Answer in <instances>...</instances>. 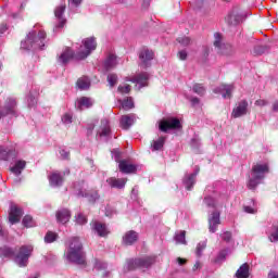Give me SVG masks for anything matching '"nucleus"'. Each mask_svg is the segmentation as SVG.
Listing matches in <instances>:
<instances>
[{
	"mask_svg": "<svg viewBox=\"0 0 278 278\" xmlns=\"http://www.w3.org/2000/svg\"><path fill=\"white\" fill-rule=\"evenodd\" d=\"M208 223H217L220 224V212L214 211L208 219Z\"/></svg>",
	"mask_w": 278,
	"mask_h": 278,
	"instance_id": "nucleus-37",
	"label": "nucleus"
},
{
	"mask_svg": "<svg viewBox=\"0 0 278 278\" xmlns=\"http://www.w3.org/2000/svg\"><path fill=\"white\" fill-rule=\"evenodd\" d=\"M34 253V247L31 245H22L15 253V262L21 268H25L29 263V257Z\"/></svg>",
	"mask_w": 278,
	"mask_h": 278,
	"instance_id": "nucleus-3",
	"label": "nucleus"
},
{
	"mask_svg": "<svg viewBox=\"0 0 278 278\" xmlns=\"http://www.w3.org/2000/svg\"><path fill=\"white\" fill-rule=\"evenodd\" d=\"M108 81L111 88H114V85L118 84V76H116V74H109Z\"/></svg>",
	"mask_w": 278,
	"mask_h": 278,
	"instance_id": "nucleus-40",
	"label": "nucleus"
},
{
	"mask_svg": "<svg viewBox=\"0 0 278 278\" xmlns=\"http://www.w3.org/2000/svg\"><path fill=\"white\" fill-rule=\"evenodd\" d=\"M220 238L224 240V242H231V232L226 231L220 235Z\"/></svg>",
	"mask_w": 278,
	"mask_h": 278,
	"instance_id": "nucleus-44",
	"label": "nucleus"
},
{
	"mask_svg": "<svg viewBox=\"0 0 278 278\" xmlns=\"http://www.w3.org/2000/svg\"><path fill=\"white\" fill-rule=\"evenodd\" d=\"M0 236H5V230H3V227L0 226Z\"/></svg>",
	"mask_w": 278,
	"mask_h": 278,
	"instance_id": "nucleus-55",
	"label": "nucleus"
},
{
	"mask_svg": "<svg viewBox=\"0 0 278 278\" xmlns=\"http://www.w3.org/2000/svg\"><path fill=\"white\" fill-rule=\"evenodd\" d=\"M25 166H27V162L25 161H16L14 166L11 167V173H13L14 175H21V173H23V170L25 169Z\"/></svg>",
	"mask_w": 278,
	"mask_h": 278,
	"instance_id": "nucleus-25",
	"label": "nucleus"
},
{
	"mask_svg": "<svg viewBox=\"0 0 278 278\" xmlns=\"http://www.w3.org/2000/svg\"><path fill=\"white\" fill-rule=\"evenodd\" d=\"M220 40H223V36L218 33L215 34V41H214V46L215 47H220Z\"/></svg>",
	"mask_w": 278,
	"mask_h": 278,
	"instance_id": "nucleus-46",
	"label": "nucleus"
},
{
	"mask_svg": "<svg viewBox=\"0 0 278 278\" xmlns=\"http://www.w3.org/2000/svg\"><path fill=\"white\" fill-rule=\"evenodd\" d=\"M177 262L180 266H184V264H187L188 261L186 258L178 257Z\"/></svg>",
	"mask_w": 278,
	"mask_h": 278,
	"instance_id": "nucleus-53",
	"label": "nucleus"
},
{
	"mask_svg": "<svg viewBox=\"0 0 278 278\" xmlns=\"http://www.w3.org/2000/svg\"><path fill=\"white\" fill-rule=\"evenodd\" d=\"M267 173H270V167L268 166V163H255L252 166L251 176L247 184L249 190H255V188H257V185L261 184L262 179L266 177Z\"/></svg>",
	"mask_w": 278,
	"mask_h": 278,
	"instance_id": "nucleus-2",
	"label": "nucleus"
},
{
	"mask_svg": "<svg viewBox=\"0 0 278 278\" xmlns=\"http://www.w3.org/2000/svg\"><path fill=\"white\" fill-rule=\"evenodd\" d=\"M154 54L153 51L149 50V48H143L139 52V60L143 66H147V62H151L153 60Z\"/></svg>",
	"mask_w": 278,
	"mask_h": 278,
	"instance_id": "nucleus-16",
	"label": "nucleus"
},
{
	"mask_svg": "<svg viewBox=\"0 0 278 278\" xmlns=\"http://www.w3.org/2000/svg\"><path fill=\"white\" fill-rule=\"evenodd\" d=\"M115 160L118 162L121 173H124L125 175H134L138 173V165H136L131 159H125L122 161H118V159Z\"/></svg>",
	"mask_w": 278,
	"mask_h": 278,
	"instance_id": "nucleus-8",
	"label": "nucleus"
},
{
	"mask_svg": "<svg viewBox=\"0 0 278 278\" xmlns=\"http://www.w3.org/2000/svg\"><path fill=\"white\" fill-rule=\"evenodd\" d=\"M58 223H61L62 225H66L68 220H71V211L67 208L59 210L55 214Z\"/></svg>",
	"mask_w": 278,
	"mask_h": 278,
	"instance_id": "nucleus-18",
	"label": "nucleus"
},
{
	"mask_svg": "<svg viewBox=\"0 0 278 278\" xmlns=\"http://www.w3.org/2000/svg\"><path fill=\"white\" fill-rule=\"evenodd\" d=\"M73 58H75L73 50L71 48H66L59 56V62H61V64H67V62H71Z\"/></svg>",
	"mask_w": 278,
	"mask_h": 278,
	"instance_id": "nucleus-19",
	"label": "nucleus"
},
{
	"mask_svg": "<svg viewBox=\"0 0 278 278\" xmlns=\"http://www.w3.org/2000/svg\"><path fill=\"white\" fill-rule=\"evenodd\" d=\"M62 122L65 123V125L73 123V115L68 113L64 114L62 117Z\"/></svg>",
	"mask_w": 278,
	"mask_h": 278,
	"instance_id": "nucleus-43",
	"label": "nucleus"
},
{
	"mask_svg": "<svg viewBox=\"0 0 278 278\" xmlns=\"http://www.w3.org/2000/svg\"><path fill=\"white\" fill-rule=\"evenodd\" d=\"M225 1H229V0H225Z\"/></svg>",
	"mask_w": 278,
	"mask_h": 278,
	"instance_id": "nucleus-59",
	"label": "nucleus"
},
{
	"mask_svg": "<svg viewBox=\"0 0 278 278\" xmlns=\"http://www.w3.org/2000/svg\"><path fill=\"white\" fill-rule=\"evenodd\" d=\"M219 92H222L224 99H231V92H233V86H231V85H223L219 88Z\"/></svg>",
	"mask_w": 278,
	"mask_h": 278,
	"instance_id": "nucleus-28",
	"label": "nucleus"
},
{
	"mask_svg": "<svg viewBox=\"0 0 278 278\" xmlns=\"http://www.w3.org/2000/svg\"><path fill=\"white\" fill-rule=\"evenodd\" d=\"M244 212H247V214H255L257 212V210H255L251 206H244Z\"/></svg>",
	"mask_w": 278,
	"mask_h": 278,
	"instance_id": "nucleus-50",
	"label": "nucleus"
},
{
	"mask_svg": "<svg viewBox=\"0 0 278 278\" xmlns=\"http://www.w3.org/2000/svg\"><path fill=\"white\" fill-rule=\"evenodd\" d=\"M191 102H192L193 104H197V103H200V100H199V98H192V99H191Z\"/></svg>",
	"mask_w": 278,
	"mask_h": 278,
	"instance_id": "nucleus-54",
	"label": "nucleus"
},
{
	"mask_svg": "<svg viewBox=\"0 0 278 278\" xmlns=\"http://www.w3.org/2000/svg\"><path fill=\"white\" fill-rule=\"evenodd\" d=\"M178 55L181 60H186L188 58V53L186 51H180Z\"/></svg>",
	"mask_w": 278,
	"mask_h": 278,
	"instance_id": "nucleus-51",
	"label": "nucleus"
},
{
	"mask_svg": "<svg viewBox=\"0 0 278 278\" xmlns=\"http://www.w3.org/2000/svg\"><path fill=\"white\" fill-rule=\"evenodd\" d=\"M155 264L154 256H147L144 258H131L127 261V270H136L138 268H149Z\"/></svg>",
	"mask_w": 278,
	"mask_h": 278,
	"instance_id": "nucleus-4",
	"label": "nucleus"
},
{
	"mask_svg": "<svg viewBox=\"0 0 278 278\" xmlns=\"http://www.w3.org/2000/svg\"><path fill=\"white\" fill-rule=\"evenodd\" d=\"M48 179L51 186H62V181H64V178L62 177V174H60V172L50 173Z\"/></svg>",
	"mask_w": 278,
	"mask_h": 278,
	"instance_id": "nucleus-22",
	"label": "nucleus"
},
{
	"mask_svg": "<svg viewBox=\"0 0 278 278\" xmlns=\"http://www.w3.org/2000/svg\"><path fill=\"white\" fill-rule=\"evenodd\" d=\"M66 260L71 264H77L78 266H86V252H84V244L77 237H73L68 240Z\"/></svg>",
	"mask_w": 278,
	"mask_h": 278,
	"instance_id": "nucleus-1",
	"label": "nucleus"
},
{
	"mask_svg": "<svg viewBox=\"0 0 278 278\" xmlns=\"http://www.w3.org/2000/svg\"><path fill=\"white\" fill-rule=\"evenodd\" d=\"M75 105L77 110H88L92 108V105H94V101L92 100V98L89 97H80L77 98Z\"/></svg>",
	"mask_w": 278,
	"mask_h": 278,
	"instance_id": "nucleus-13",
	"label": "nucleus"
},
{
	"mask_svg": "<svg viewBox=\"0 0 278 278\" xmlns=\"http://www.w3.org/2000/svg\"><path fill=\"white\" fill-rule=\"evenodd\" d=\"M193 92L200 97H203V94H205V87H203L201 84H195L193 85Z\"/></svg>",
	"mask_w": 278,
	"mask_h": 278,
	"instance_id": "nucleus-35",
	"label": "nucleus"
},
{
	"mask_svg": "<svg viewBox=\"0 0 278 278\" xmlns=\"http://www.w3.org/2000/svg\"><path fill=\"white\" fill-rule=\"evenodd\" d=\"M0 257H7L9 260H16V252L9 247L0 248Z\"/></svg>",
	"mask_w": 278,
	"mask_h": 278,
	"instance_id": "nucleus-23",
	"label": "nucleus"
},
{
	"mask_svg": "<svg viewBox=\"0 0 278 278\" xmlns=\"http://www.w3.org/2000/svg\"><path fill=\"white\" fill-rule=\"evenodd\" d=\"M237 278H249V264L244 263L236 273Z\"/></svg>",
	"mask_w": 278,
	"mask_h": 278,
	"instance_id": "nucleus-30",
	"label": "nucleus"
},
{
	"mask_svg": "<svg viewBox=\"0 0 278 278\" xmlns=\"http://www.w3.org/2000/svg\"><path fill=\"white\" fill-rule=\"evenodd\" d=\"M10 114H16V100L9 99L3 109H0V118Z\"/></svg>",
	"mask_w": 278,
	"mask_h": 278,
	"instance_id": "nucleus-12",
	"label": "nucleus"
},
{
	"mask_svg": "<svg viewBox=\"0 0 278 278\" xmlns=\"http://www.w3.org/2000/svg\"><path fill=\"white\" fill-rule=\"evenodd\" d=\"M10 157V151H8L7 149L0 147V160H9Z\"/></svg>",
	"mask_w": 278,
	"mask_h": 278,
	"instance_id": "nucleus-42",
	"label": "nucleus"
},
{
	"mask_svg": "<svg viewBox=\"0 0 278 278\" xmlns=\"http://www.w3.org/2000/svg\"><path fill=\"white\" fill-rule=\"evenodd\" d=\"M175 240L178 242V244H186V231L182 230L176 235Z\"/></svg>",
	"mask_w": 278,
	"mask_h": 278,
	"instance_id": "nucleus-38",
	"label": "nucleus"
},
{
	"mask_svg": "<svg viewBox=\"0 0 278 278\" xmlns=\"http://www.w3.org/2000/svg\"><path fill=\"white\" fill-rule=\"evenodd\" d=\"M27 40L30 45H34L38 49H42V47H45V40H47V33L42 28L33 30L28 34Z\"/></svg>",
	"mask_w": 278,
	"mask_h": 278,
	"instance_id": "nucleus-5",
	"label": "nucleus"
},
{
	"mask_svg": "<svg viewBox=\"0 0 278 278\" xmlns=\"http://www.w3.org/2000/svg\"><path fill=\"white\" fill-rule=\"evenodd\" d=\"M247 112H249V102L242 100L239 102L238 106L232 110L231 116L232 118H240V116H244Z\"/></svg>",
	"mask_w": 278,
	"mask_h": 278,
	"instance_id": "nucleus-11",
	"label": "nucleus"
},
{
	"mask_svg": "<svg viewBox=\"0 0 278 278\" xmlns=\"http://www.w3.org/2000/svg\"><path fill=\"white\" fill-rule=\"evenodd\" d=\"M64 12H66V4H60L54 10V15L56 18V22L54 24L55 31H60V29H63L64 25H66V20L64 18Z\"/></svg>",
	"mask_w": 278,
	"mask_h": 278,
	"instance_id": "nucleus-9",
	"label": "nucleus"
},
{
	"mask_svg": "<svg viewBox=\"0 0 278 278\" xmlns=\"http://www.w3.org/2000/svg\"><path fill=\"white\" fill-rule=\"evenodd\" d=\"M76 223H77V225H86V223H88V217H86V215L79 213L76 216Z\"/></svg>",
	"mask_w": 278,
	"mask_h": 278,
	"instance_id": "nucleus-41",
	"label": "nucleus"
},
{
	"mask_svg": "<svg viewBox=\"0 0 278 278\" xmlns=\"http://www.w3.org/2000/svg\"><path fill=\"white\" fill-rule=\"evenodd\" d=\"M103 128L99 131V137L103 138V136H110L112 134V129L110 128V121L104 119L102 121Z\"/></svg>",
	"mask_w": 278,
	"mask_h": 278,
	"instance_id": "nucleus-29",
	"label": "nucleus"
},
{
	"mask_svg": "<svg viewBox=\"0 0 278 278\" xmlns=\"http://www.w3.org/2000/svg\"><path fill=\"white\" fill-rule=\"evenodd\" d=\"M123 242L126 245H131L134 242H138V232L134 230L127 231L123 237Z\"/></svg>",
	"mask_w": 278,
	"mask_h": 278,
	"instance_id": "nucleus-20",
	"label": "nucleus"
},
{
	"mask_svg": "<svg viewBox=\"0 0 278 278\" xmlns=\"http://www.w3.org/2000/svg\"><path fill=\"white\" fill-rule=\"evenodd\" d=\"M24 227H36V222L34 220V217H31V215H26L24 216L23 220H22Z\"/></svg>",
	"mask_w": 278,
	"mask_h": 278,
	"instance_id": "nucleus-32",
	"label": "nucleus"
},
{
	"mask_svg": "<svg viewBox=\"0 0 278 278\" xmlns=\"http://www.w3.org/2000/svg\"><path fill=\"white\" fill-rule=\"evenodd\" d=\"M121 94H129L131 92V86L129 85H119L117 88Z\"/></svg>",
	"mask_w": 278,
	"mask_h": 278,
	"instance_id": "nucleus-36",
	"label": "nucleus"
},
{
	"mask_svg": "<svg viewBox=\"0 0 278 278\" xmlns=\"http://www.w3.org/2000/svg\"><path fill=\"white\" fill-rule=\"evenodd\" d=\"M83 45H84L86 51H79L75 55V60H86V58L90 53H92V51H94V49H97V41L94 40V38H87V39L83 40Z\"/></svg>",
	"mask_w": 278,
	"mask_h": 278,
	"instance_id": "nucleus-7",
	"label": "nucleus"
},
{
	"mask_svg": "<svg viewBox=\"0 0 278 278\" xmlns=\"http://www.w3.org/2000/svg\"><path fill=\"white\" fill-rule=\"evenodd\" d=\"M118 102L121 103V108L122 110H134L135 104H134V98L128 97L125 98L124 100H118Z\"/></svg>",
	"mask_w": 278,
	"mask_h": 278,
	"instance_id": "nucleus-27",
	"label": "nucleus"
},
{
	"mask_svg": "<svg viewBox=\"0 0 278 278\" xmlns=\"http://www.w3.org/2000/svg\"><path fill=\"white\" fill-rule=\"evenodd\" d=\"M97 199H99V192L96 191L93 201H97Z\"/></svg>",
	"mask_w": 278,
	"mask_h": 278,
	"instance_id": "nucleus-56",
	"label": "nucleus"
},
{
	"mask_svg": "<svg viewBox=\"0 0 278 278\" xmlns=\"http://www.w3.org/2000/svg\"><path fill=\"white\" fill-rule=\"evenodd\" d=\"M204 203L205 205H207V207H213L214 210H216V207L218 206V200L212 197L204 198Z\"/></svg>",
	"mask_w": 278,
	"mask_h": 278,
	"instance_id": "nucleus-33",
	"label": "nucleus"
},
{
	"mask_svg": "<svg viewBox=\"0 0 278 278\" xmlns=\"http://www.w3.org/2000/svg\"><path fill=\"white\" fill-rule=\"evenodd\" d=\"M149 79V75L147 73L138 74L135 78L134 81L137 84H144Z\"/></svg>",
	"mask_w": 278,
	"mask_h": 278,
	"instance_id": "nucleus-34",
	"label": "nucleus"
},
{
	"mask_svg": "<svg viewBox=\"0 0 278 278\" xmlns=\"http://www.w3.org/2000/svg\"><path fill=\"white\" fill-rule=\"evenodd\" d=\"M273 232L269 236L270 242H278V226L271 227Z\"/></svg>",
	"mask_w": 278,
	"mask_h": 278,
	"instance_id": "nucleus-39",
	"label": "nucleus"
},
{
	"mask_svg": "<svg viewBox=\"0 0 278 278\" xmlns=\"http://www.w3.org/2000/svg\"><path fill=\"white\" fill-rule=\"evenodd\" d=\"M71 5H74L75 8H78V5H81L83 0H67Z\"/></svg>",
	"mask_w": 278,
	"mask_h": 278,
	"instance_id": "nucleus-49",
	"label": "nucleus"
},
{
	"mask_svg": "<svg viewBox=\"0 0 278 278\" xmlns=\"http://www.w3.org/2000/svg\"><path fill=\"white\" fill-rule=\"evenodd\" d=\"M61 155H62L63 160H68L70 153L64 151V150H62L61 151Z\"/></svg>",
	"mask_w": 278,
	"mask_h": 278,
	"instance_id": "nucleus-52",
	"label": "nucleus"
},
{
	"mask_svg": "<svg viewBox=\"0 0 278 278\" xmlns=\"http://www.w3.org/2000/svg\"><path fill=\"white\" fill-rule=\"evenodd\" d=\"M91 225H92V230L98 232V236H100L101 238H105V236L110 233V231H108V226H105L104 223L94 220L91 223Z\"/></svg>",
	"mask_w": 278,
	"mask_h": 278,
	"instance_id": "nucleus-14",
	"label": "nucleus"
},
{
	"mask_svg": "<svg viewBox=\"0 0 278 278\" xmlns=\"http://www.w3.org/2000/svg\"><path fill=\"white\" fill-rule=\"evenodd\" d=\"M160 131L166 134L168 129H181V122L177 117H167L159 123Z\"/></svg>",
	"mask_w": 278,
	"mask_h": 278,
	"instance_id": "nucleus-6",
	"label": "nucleus"
},
{
	"mask_svg": "<svg viewBox=\"0 0 278 278\" xmlns=\"http://www.w3.org/2000/svg\"><path fill=\"white\" fill-rule=\"evenodd\" d=\"M106 184H109L110 187L112 188H117V189H123L125 188L127 184V178H116V177H111L106 179Z\"/></svg>",
	"mask_w": 278,
	"mask_h": 278,
	"instance_id": "nucleus-17",
	"label": "nucleus"
},
{
	"mask_svg": "<svg viewBox=\"0 0 278 278\" xmlns=\"http://www.w3.org/2000/svg\"><path fill=\"white\" fill-rule=\"evenodd\" d=\"M135 121H136L135 114L122 115V117L119 119V127H122V129H129V127H131V125H134Z\"/></svg>",
	"mask_w": 278,
	"mask_h": 278,
	"instance_id": "nucleus-15",
	"label": "nucleus"
},
{
	"mask_svg": "<svg viewBox=\"0 0 278 278\" xmlns=\"http://www.w3.org/2000/svg\"><path fill=\"white\" fill-rule=\"evenodd\" d=\"M255 105H257L258 108H264V105H268V101H266V100H256Z\"/></svg>",
	"mask_w": 278,
	"mask_h": 278,
	"instance_id": "nucleus-48",
	"label": "nucleus"
},
{
	"mask_svg": "<svg viewBox=\"0 0 278 278\" xmlns=\"http://www.w3.org/2000/svg\"><path fill=\"white\" fill-rule=\"evenodd\" d=\"M117 64L118 62H116V55L114 53H109L103 63V66L105 71H111V68H114Z\"/></svg>",
	"mask_w": 278,
	"mask_h": 278,
	"instance_id": "nucleus-21",
	"label": "nucleus"
},
{
	"mask_svg": "<svg viewBox=\"0 0 278 278\" xmlns=\"http://www.w3.org/2000/svg\"><path fill=\"white\" fill-rule=\"evenodd\" d=\"M178 42H180V45H184V47H188V45H190V38L182 37V38L178 39Z\"/></svg>",
	"mask_w": 278,
	"mask_h": 278,
	"instance_id": "nucleus-47",
	"label": "nucleus"
},
{
	"mask_svg": "<svg viewBox=\"0 0 278 278\" xmlns=\"http://www.w3.org/2000/svg\"><path fill=\"white\" fill-rule=\"evenodd\" d=\"M96 268H101V266H99V262L96 263Z\"/></svg>",
	"mask_w": 278,
	"mask_h": 278,
	"instance_id": "nucleus-57",
	"label": "nucleus"
},
{
	"mask_svg": "<svg viewBox=\"0 0 278 278\" xmlns=\"http://www.w3.org/2000/svg\"><path fill=\"white\" fill-rule=\"evenodd\" d=\"M201 265L199 264V263H197L195 265H194V268H199Z\"/></svg>",
	"mask_w": 278,
	"mask_h": 278,
	"instance_id": "nucleus-58",
	"label": "nucleus"
},
{
	"mask_svg": "<svg viewBox=\"0 0 278 278\" xmlns=\"http://www.w3.org/2000/svg\"><path fill=\"white\" fill-rule=\"evenodd\" d=\"M23 208L15 203H11L9 210V223L11 225H16V223H21V218H23Z\"/></svg>",
	"mask_w": 278,
	"mask_h": 278,
	"instance_id": "nucleus-10",
	"label": "nucleus"
},
{
	"mask_svg": "<svg viewBox=\"0 0 278 278\" xmlns=\"http://www.w3.org/2000/svg\"><path fill=\"white\" fill-rule=\"evenodd\" d=\"M166 143V137H160L151 142V151H162L164 144Z\"/></svg>",
	"mask_w": 278,
	"mask_h": 278,
	"instance_id": "nucleus-24",
	"label": "nucleus"
},
{
	"mask_svg": "<svg viewBox=\"0 0 278 278\" xmlns=\"http://www.w3.org/2000/svg\"><path fill=\"white\" fill-rule=\"evenodd\" d=\"M76 86L79 88V90H88L90 88V78L87 76L78 78Z\"/></svg>",
	"mask_w": 278,
	"mask_h": 278,
	"instance_id": "nucleus-26",
	"label": "nucleus"
},
{
	"mask_svg": "<svg viewBox=\"0 0 278 278\" xmlns=\"http://www.w3.org/2000/svg\"><path fill=\"white\" fill-rule=\"evenodd\" d=\"M58 240V232L48 231L45 236V242L47 244H51L52 242H55Z\"/></svg>",
	"mask_w": 278,
	"mask_h": 278,
	"instance_id": "nucleus-31",
	"label": "nucleus"
},
{
	"mask_svg": "<svg viewBox=\"0 0 278 278\" xmlns=\"http://www.w3.org/2000/svg\"><path fill=\"white\" fill-rule=\"evenodd\" d=\"M208 229L211 231V233H216L217 229H218V223H208Z\"/></svg>",
	"mask_w": 278,
	"mask_h": 278,
	"instance_id": "nucleus-45",
	"label": "nucleus"
}]
</instances>
